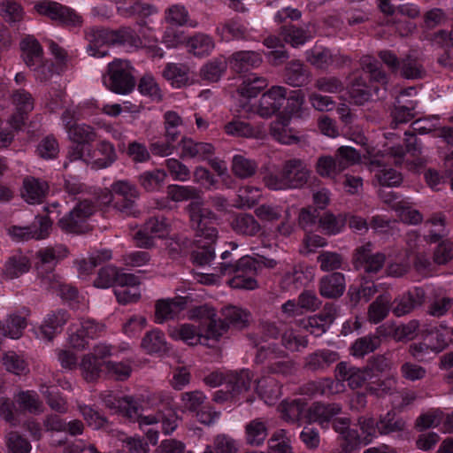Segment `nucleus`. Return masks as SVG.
<instances>
[{"label": "nucleus", "instance_id": "nucleus-1", "mask_svg": "<svg viewBox=\"0 0 453 453\" xmlns=\"http://www.w3.org/2000/svg\"><path fill=\"white\" fill-rule=\"evenodd\" d=\"M102 399L105 406L115 413L137 422L153 445L157 444L160 432L169 434L178 426L177 416L172 411L167 415L159 411L154 415L142 416L139 401L131 395L118 397L111 393H104L102 395Z\"/></svg>", "mask_w": 453, "mask_h": 453}, {"label": "nucleus", "instance_id": "nucleus-2", "mask_svg": "<svg viewBox=\"0 0 453 453\" xmlns=\"http://www.w3.org/2000/svg\"><path fill=\"white\" fill-rule=\"evenodd\" d=\"M201 191L193 186L170 185L167 196L173 202L191 200L186 211L188 213L190 226L196 235L203 237L212 243L218 238V230L213 224L218 220L217 215L209 208L204 207L201 198Z\"/></svg>", "mask_w": 453, "mask_h": 453}, {"label": "nucleus", "instance_id": "nucleus-3", "mask_svg": "<svg viewBox=\"0 0 453 453\" xmlns=\"http://www.w3.org/2000/svg\"><path fill=\"white\" fill-rule=\"evenodd\" d=\"M262 180L265 187L273 190L301 188L308 181L310 170L300 158H290L282 164L280 175L270 171L268 166L261 169Z\"/></svg>", "mask_w": 453, "mask_h": 453}, {"label": "nucleus", "instance_id": "nucleus-4", "mask_svg": "<svg viewBox=\"0 0 453 453\" xmlns=\"http://www.w3.org/2000/svg\"><path fill=\"white\" fill-rule=\"evenodd\" d=\"M231 253L228 250L221 254L223 262L219 263L215 270L221 275L234 277L229 280V285L234 288L253 289L255 288V258L250 256H243L235 263L228 261Z\"/></svg>", "mask_w": 453, "mask_h": 453}, {"label": "nucleus", "instance_id": "nucleus-5", "mask_svg": "<svg viewBox=\"0 0 453 453\" xmlns=\"http://www.w3.org/2000/svg\"><path fill=\"white\" fill-rule=\"evenodd\" d=\"M133 73L134 68L129 61L115 59L108 64L107 72L103 75V83L115 94L127 95L136 84Z\"/></svg>", "mask_w": 453, "mask_h": 453}, {"label": "nucleus", "instance_id": "nucleus-6", "mask_svg": "<svg viewBox=\"0 0 453 453\" xmlns=\"http://www.w3.org/2000/svg\"><path fill=\"white\" fill-rule=\"evenodd\" d=\"M111 194L107 203H112L113 208L126 217H138L140 210L136 201L139 198L137 188L128 180H118L111 185Z\"/></svg>", "mask_w": 453, "mask_h": 453}, {"label": "nucleus", "instance_id": "nucleus-7", "mask_svg": "<svg viewBox=\"0 0 453 453\" xmlns=\"http://www.w3.org/2000/svg\"><path fill=\"white\" fill-rule=\"evenodd\" d=\"M226 332V326L224 323L215 324L211 321L207 327L195 324H182L178 329L173 331L171 335L194 346L198 343L205 344V342L210 339L218 341Z\"/></svg>", "mask_w": 453, "mask_h": 453}, {"label": "nucleus", "instance_id": "nucleus-8", "mask_svg": "<svg viewBox=\"0 0 453 453\" xmlns=\"http://www.w3.org/2000/svg\"><path fill=\"white\" fill-rule=\"evenodd\" d=\"M104 331V325L96 322L94 319H87L81 320L80 324H72L68 328V342L77 349H85L88 339L98 337Z\"/></svg>", "mask_w": 453, "mask_h": 453}, {"label": "nucleus", "instance_id": "nucleus-9", "mask_svg": "<svg viewBox=\"0 0 453 453\" xmlns=\"http://www.w3.org/2000/svg\"><path fill=\"white\" fill-rule=\"evenodd\" d=\"M68 250L65 246L58 244L53 247H46L37 251L36 256L39 262L36 265L38 273L42 284L55 280L56 275L52 271L58 262L67 256Z\"/></svg>", "mask_w": 453, "mask_h": 453}, {"label": "nucleus", "instance_id": "nucleus-10", "mask_svg": "<svg viewBox=\"0 0 453 453\" xmlns=\"http://www.w3.org/2000/svg\"><path fill=\"white\" fill-rule=\"evenodd\" d=\"M36 12L67 26H81L82 18L74 10L59 3L43 0L35 5Z\"/></svg>", "mask_w": 453, "mask_h": 453}, {"label": "nucleus", "instance_id": "nucleus-11", "mask_svg": "<svg viewBox=\"0 0 453 453\" xmlns=\"http://www.w3.org/2000/svg\"><path fill=\"white\" fill-rule=\"evenodd\" d=\"M352 262L356 269H364L369 274H375L383 268L386 255L382 252H373L372 244L367 242L355 250Z\"/></svg>", "mask_w": 453, "mask_h": 453}, {"label": "nucleus", "instance_id": "nucleus-12", "mask_svg": "<svg viewBox=\"0 0 453 453\" xmlns=\"http://www.w3.org/2000/svg\"><path fill=\"white\" fill-rule=\"evenodd\" d=\"M96 210L94 203L88 199H83L71 211L58 220L59 227L69 233L81 232V224L91 216Z\"/></svg>", "mask_w": 453, "mask_h": 453}, {"label": "nucleus", "instance_id": "nucleus-13", "mask_svg": "<svg viewBox=\"0 0 453 453\" xmlns=\"http://www.w3.org/2000/svg\"><path fill=\"white\" fill-rule=\"evenodd\" d=\"M52 220L48 215L37 216L30 226H12L9 234L17 241L41 240L49 236Z\"/></svg>", "mask_w": 453, "mask_h": 453}, {"label": "nucleus", "instance_id": "nucleus-14", "mask_svg": "<svg viewBox=\"0 0 453 453\" xmlns=\"http://www.w3.org/2000/svg\"><path fill=\"white\" fill-rule=\"evenodd\" d=\"M287 96V88L281 86H273L264 92L257 105V114L263 118H270L280 111Z\"/></svg>", "mask_w": 453, "mask_h": 453}, {"label": "nucleus", "instance_id": "nucleus-15", "mask_svg": "<svg viewBox=\"0 0 453 453\" xmlns=\"http://www.w3.org/2000/svg\"><path fill=\"white\" fill-rule=\"evenodd\" d=\"M180 159L196 161L209 160L214 154V146L209 142H196L191 137L183 136L178 143Z\"/></svg>", "mask_w": 453, "mask_h": 453}, {"label": "nucleus", "instance_id": "nucleus-16", "mask_svg": "<svg viewBox=\"0 0 453 453\" xmlns=\"http://www.w3.org/2000/svg\"><path fill=\"white\" fill-rule=\"evenodd\" d=\"M426 298L425 290L415 288L391 300V311L396 317L410 314L416 308L420 307Z\"/></svg>", "mask_w": 453, "mask_h": 453}, {"label": "nucleus", "instance_id": "nucleus-17", "mask_svg": "<svg viewBox=\"0 0 453 453\" xmlns=\"http://www.w3.org/2000/svg\"><path fill=\"white\" fill-rule=\"evenodd\" d=\"M238 95V114L242 119H252L255 116L254 104L255 97V77L251 73L244 76L237 88Z\"/></svg>", "mask_w": 453, "mask_h": 453}, {"label": "nucleus", "instance_id": "nucleus-18", "mask_svg": "<svg viewBox=\"0 0 453 453\" xmlns=\"http://www.w3.org/2000/svg\"><path fill=\"white\" fill-rule=\"evenodd\" d=\"M411 92H413V88H410L402 91L396 97L394 110L391 113L393 120L390 126L392 128H395L398 124L407 123L415 117V109L418 102L407 98Z\"/></svg>", "mask_w": 453, "mask_h": 453}, {"label": "nucleus", "instance_id": "nucleus-19", "mask_svg": "<svg viewBox=\"0 0 453 453\" xmlns=\"http://www.w3.org/2000/svg\"><path fill=\"white\" fill-rule=\"evenodd\" d=\"M335 376L339 381H346L352 389L362 388L371 377L366 367L358 368L341 362L336 365Z\"/></svg>", "mask_w": 453, "mask_h": 453}, {"label": "nucleus", "instance_id": "nucleus-20", "mask_svg": "<svg viewBox=\"0 0 453 453\" xmlns=\"http://www.w3.org/2000/svg\"><path fill=\"white\" fill-rule=\"evenodd\" d=\"M405 139L403 141L404 147L400 144H386L385 153L394 159L395 165H400L403 162L406 153L411 157H418L421 154V146L418 142V138L414 134L405 132Z\"/></svg>", "mask_w": 453, "mask_h": 453}, {"label": "nucleus", "instance_id": "nucleus-21", "mask_svg": "<svg viewBox=\"0 0 453 453\" xmlns=\"http://www.w3.org/2000/svg\"><path fill=\"white\" fill-rule=\"evenodd\" d=\"M70 319V314L65 310H56L49 312L40 328L41 336L50 342L54 337L62 332L64 326Z\"/></svg>", "mask_w": 453, "mask_h": 453}, {"label": "nucleus", "instance_id": "nucleus-22", "mask_svg": "<svg viewBox=\"0 0 453 453\" xmlns=\"http://www.w3.org/2000/svg\"><path fill=\"white\" fill-rule=\"evenodd\" d=\"M117 12L124 18H148L157 13V8L144 0H118Z\"/></svg>", "mask_w": 453, "mask_h": 453}, {"label": "nucleus", "instance_id": "nucleus-23", "mask_svg": "<svg viewBox=\"0 0 453 453\" xmlns=\"http://www.w3.org/2000/svg\"><path fill=\"white\" fill-rule=\"evenodd\" d=\"M345 288L346 280L342 273L326 274L319 281V292L325 298L337 299L343 295Z\"/></svg>", "mask_w": 453, "mask_h": 453}, {"label": "nucleus", "instance_id": "nucleus-24", "mask_svg": "<svg viewBox=\"0 0 453 453\" xmlns=\"http://www.w3.org/2000/svg\"><path fill=\"white\" fill-rule=\"evenodd\" d=\"M86 36L89 42L88 50L93 57H104L107 55L106 47L113 44L112 30L91 28Z\"/></svg>", "mask_w": 453, "mask_h": 453}, {"label": "nucleus", "instance_id": "nucleus-25", "mask_svg": "<svg viewBox=\"0 0 453 453\" xmlns=\"http://www.w3.org/2000/svg\"><path fill=\"white\" fill-rule=\"evenodd\" d=\"M445 347V342L441 335L436 333H431L420 342L412 343L409 346L410 355L418 361H423L429 352L439 353Z\"/></svg>", "mask_w": 453, "mask_h": 453}, {"label": "nucleus", "instance_id": "nucleus-26", "mask_svg": "<svg viewBox=\"0 0 453 453\" xmlns=\"http://www.w3.org/2000/svg\"><path fill=\"white\" fill-rule=\"evenodd\" d=\"M134 275L119 272L115 266L107 265L100 269L95 280V286L106 288L119 284H132L134 282Z\"/></svg>", "mask_w": 453, "mask_h": 453}, {"label": "nucleus", "instance_id": "nucleus-27", "mask_svg": "<svg viewBox=\"0 0 453 453\" xmlns=\"http://www.w3.org/2000/svg\"><path fill=\"white\" fill-rule=\"evenodd\" d=\"M333 426L342 435L343 442L341 444L340 451L332 453H352L361 444V437L357 432L349 428V418H336L333 422Z\"/></svg>", "mask_w": 453, "mask_h": 453}, {"label": "nucleus", "instance_id": "nucleus-28", "mask_svg": "<svg viewBox=\"0 0 453 453\" xmlns=\"http://www.w3.org/2000/svg\"><path fill=\"white\" fill-rule=\"evenodd\" d=\"M186 305L187 299L182 296L158 301L156 304V322L162 324L166 320L174 319L186 308Z\"/></svg>", "mask_w": 453, "mask_h": 453}, {"label": "nucleus", "instance_id": "nucleus-29", "mask_svg": "<svg viewBox=\"0 0 453 453\" xmlns=\"http://www.w3.org/2000/svg\"><path fill=\"white\" fill-rule=\"evenodd\" d=\"M49 190L48 183L35 177H26L23 180L21 196L29 203H40L42 202Z\"/></svg>", "mask_w": 453, "mask_h": 453}, {"label": "nucleus", "instance_id": "nucleus-30", "mask_svg": "<svg viewBox=\"0 0 453 453\" xmlns=\"http://www.w3.org/2000/svg\"><path fill=\"white\" fill-rule=\"evenodd\" d=\"M339 358V354L334 350L320 349L305 357L304 368L311 372H322Z\"/></svg>", "mask_w": 453, "mask_h": 453}, {"label": "nucleus", "instance_id": "nucleus-31", "mask_svg": "<svg viewBox=\"0 0 453 453\" xmlns=\"http://www.w3.org/2000/svg\"><path fill=\"white\" fill-rule=\"evenodd\" d=\"M30 268L29 258L22 253H15L6 259L2 274L7 280H14L27 273Z\"/></svg>", "mask_w": 453, "mask_h": 453}, {"label": "nucleus", "instance_id": "nucleus-32", "mask_svg": "<svg viewBox=\"0 0 453 453\" xmlns=\"http://www.w3.org/2000/svg\"><path fill=\"white\" fill-rule=\"evenodd\" d=\"M253 373L246 369L226 372L227 391L232 395L246 392L250 388Z\"/></svg>", "mask_w": 453, "mask_h": 453}, {"label": "nucleus", "instance_id": "nucleus-33", "mask_svg": "<svg viewBox=\"0 0 453 453\" xmlns=\"http://www.w3.org/2000/svg\"><path fill=\"white\" fill-rule=\"evenodd\" d=\"M311 78L310 71L300 60H291L284 69V79L292 87L305 85Z\"/></svg>", "mask_w": 453, "mask_h": 453}, {"label": "nucleus", "instance_id": "nucleus-34", "mask_svg": "<svg viewBox=\"0 0 453 453\" xmlns=\"http://www.w3.org/2000/svg\"><path fill=\"white\" fill-rule=\"evenodd\" d=\"M20 49L24 62L29 68L42 63V48L35 38L33 36L24 38L20 42Z\"/></svg>", "mask_w": 453, "mask_h": 453}, {"label": "nucleus", "instance_id": "nucleus-35", "mask_svg": "<svg viewBox=\"0 0 453 453\" xmlns=\"http://www.w3.org/2000/svg\"><path fill=\"white\" fill-rule=\"evenodd\" d=\"M186 42L188 51L197 57L208 56L215 48L213 38L203 33L195 34Z\"/></svg>", "mask_w": 453, "mask_h": 453}, {"label": "nucleus", "instance_id": "nucleus-36", "mask_svg": "<svg viewBox=\"0 0 453 453\" xmlns=\"http://www.w3.org/2000/svg\"><path fill=\"white\" fill-rule=\"evenodd\" d=\"M391 309V296L388 293L380 294L369 305L367 317L371 323L378 324L382 321Z\"/></svg>", "mask_w": 453, "mask_h": 453}, {"label": "nucleus", "instance_id": "nucleus-37", "mask_svg": "<svg viewBox=\"0 0 453 453\" xmlns=\"http://www.w3.org/2000/svg\"><path fill=\"white\" fill-rule=\"evenodd\" d=\"M342 408L337 403H314L308 410V417L311 421L323 424L339 414Z\"/></svg>", "mask_w": 453, "mask_h": 453}, {"label": "nucleus", "instance_id": "nucleus-38", "mask_svg": "<svg viewBox=\"0 0 453 453\" xmlns=\"http://www.w3.org/2000/svg\"><path fill=\"white\" fill-rule=\"evenodd\" d=\"M370 165L372 170H373L375 166L379 168L375 173V179L382 188L397 187L402 183L403 176L397 171L392 168H387L378 160L371 161Z\"/></svg>", "mask_w": 453, "mask_h": 453}, {"label": "nucleus", "instance_id": "nucleus-39", "mask_svg": "<svg viewBox=\"0 0 453 453\" xmlns=\"http://www.w3.org/2000/svg\"><path fill=\"white\" fill-rule=\"evenodd\" d=\"M341 386L338 381H334L330 378H323L309 381L303 386V391L310 395H330L338 393Z\"/></svg>", "mask_w": 453, "mask_h": 453}, {"label": "nucleus", "instance_id": "nucleus-40", "mask_svg": "<svg viewBox=\"0 0 453 453\" xmlns=\"http://www.w3.org/2000/svg\"><path fill=\"white\" fill-rule=\"evenodd\" d=\"M290 118L288 116H280L270 125V134L278 142L284 144H293L299 142V138L290 134L288 129Z\"/></svg>", "mask_w": 453, "mask_h": 453}, {"label": "nucleus", "instance_id": "nucleus-41", "mask_svg": "<svg viewBox=\"0 0 453 453\" xmlns=\"http://www.w3.org/2000/svg\"><path fill=\"white\" fill-rule=\"evenodd\" d=\"M360 65L362 70L369 75L371 82H376L380 85H386L388 77L382 69L380 64L374 58L365 55L360 58Z\"/></svg>", "mask_w": 453, "mask_h": 453}, {"label": "nucleus", "instance_id": "nucleus-42", "mask_svg": "<svg viewBox=\"0 0 453 453\" xmlns=\"http://www.w3.org/2000/svg\"><path fill=\"white\" fill-rule=\"evenodd\" d=\"M257 218L259 221L257 222V232L260 231L261 228H265L262 234H267L272 232V228L267 226V224L278 220L280 218V209L278 206L263 203L257 207Z\"/></svg>", "mask_w": 453, "mask_h": 453}, {"label": "nucleus", "instance_id": "nucleus-43", "mask_svg": "<svg viewBox=\"0 0 453 453\" xmlns=\"http://www.w3.org/2000/svg\"><path fill=\"white\" fill-rule=\"evenodd\" d=\"M27 327V319L19 313H12L7 316L0 331L4 336L12 339H19L21 337L24 329Z\"/></svg>", "mask_w": 453, "mask_h": 453}, {"label": "nucleus", "instance_id": "nucleus-44", "mask_svg": "<svg viewBox=\"0 0 453 453\" xmlns=\"http://www.w3.org/2000/svg\"><path fill=\"white\" fill-rule=\"evenodd\" d=\"M162 74L175 88H181L188 82V68L183 64L168 63Z\"/></svg>", "mask_w": 453, "mask_h": 453}, {"label": "nucleus", "instance_id": "nucleus-45", "mask_svg": "<svg viewBox=\"0 0 453 453\" xmlns=\"http://www.w3.org/2000/svg\"><path fill=\"white\" fill-rule=\"evenodd\" d=\"M221 313L224 319L218 321L223 322L226 326V330L229 326L240 329L245 327L250 317L249 312L235 306H226L222 309Z\"/></svg>", "mask_w": 453, "mask_h": 453}, {"label": "nucleus", "instance_id": "nucleus-46", "mask_svg": "<svg viewBox=\"0 0 453 453\" xmlns=\"http://www.w3.org/2000/svg\"><path fill=\"white\" fill-rule=\"evenodd\" d=\"M141 346L148 354L163 353L168 349L165 334L157 329L148 332L142 338Z\"/></svg>", "mask_w": 453, "mask_h": 453}, {"label": "nucleus", "instance_id": "nucleus-47", "mask_svg": "<svg viewBox=\"0 0 453 453\" xmlns=\"http://www.w3.org/2000/svg\"><path fill=\"white\" fill-rule=\"evenodd\" d=\"M381 344L380 337L377 334H368L357 339L350 348V353L356 357H363L375 351Z\"/></svg>", "mask_w": 453, "mask_h": 453}, {"label": "nucleus", "instance_id": "nucleus-48", "mask_svg": "<svg viewBox=\"0 0 453 453\" xmlns=\"http://www.w3.org/2000/svg\"><path fill=\"white\" fill-rule=\"evenodd\" d=\"M167 173L165 170L155 169L145 171L138 177V182L146 191L153 192L158 190L165 183Z\"/></svg>", "mask_w": 453, "mask_h": 453}, {"label": "nucleus", "instance_id": "nucleus-49", "mask_svg": "<svg viewBox=\"0 0 453 453\" xmlns=\"http://www.w3.org/2000/svg\"><path fill=\"white\" fill-rule=\"evenodd\" d=\"M216 35L222 40L242 39L246 35V28L236 19H228L219 23L215 29Z\"/></svg>", "mask_w": 453, "mask_h": 453}, {"label": "nucleus", "instance_id": "nucleus-50", "mask_svg": "<svg viewBox=\"0 0 453 453\" xmlns=\"http://www.w3.org/2000/svg\"><path fill=\"white\" fill-rule=\"evenodd\" d=\"M66 132L71 141L84 147L96 139L94 127L87 124H73Z\"/></svg>", "mask_w": 453, "mask_h": 453}, {"label": "nucleus", "instance_id": "nucleus-51", "mask_svg": "<svg viewBox=\"0 0 453 453\" xmlns=\"http://www.w3.org/2000/svg\"><path fill=\"white\" fill-rule=\"evenodd\" d=\"M231 68L240 74H245L253 70L255 66V53L243 50L234 53L230 58Z\"/></svg>", "mask_w": 453, "mask_h": 453}, {"label": "nucleus", "instance_id": "nucleus-52", "mask_svg": "<svg viewBox=\"0 0 453 453\" xmlns=\"http://www.w3.org/2000/svg\"><path fill=\"white\" fill-rule=\"evenodd\" d=\"M376 427L380 434H389L403 431L405 427V421L398 417L395 412L388 411L384 416H380L376 422Z\"/></svg>", "mask_w": 453, "mask_h": 453}, {"label": "nucleus", "instance_id": "nucleus-53", "mask_svg": "<svg viewBox=\"0 0 453 453\" xmlns=\"http://www.w3.org/2000/svg\"><path fill=\"white\" fill-rule=\"evenodd\" d=\"M96 151L102 157L95 158V156H93L91 165L95 169L106 168L117 159V153L114 146L109 142H100L97 144Z\"/></svg>", "mask_w": 453, "mask_h": 453}, {"label": "nucleus", "instance_id": "nucleus-54", "mask_svg": "<svg viewBox=\"0 0 453 453\" xmlns=\"http://www.w3.org/2000/svg\"><path fill=\"white\" fill-rule=\"evenodd\" d=\"M134 282L132 284H119L118 288L114 290V294L118 302L121 304H128L136 303L141 298V291L139 288V279L134 275Z\"/></svg>", "mask_w": 453, "mask_h": 453}, {"label": "nucleus", "instance_id": "nucleus-55", "mask_svg": "<svg viewBox=\"0 0 453 453\" xmlns=\"http://www.w3.org/2000/svg\"><path fill=\"white\" fill-rule=\"evenodd\" d=\"M306 61L320 70H326L334 64V55L326 48L311 49L306 51Z\"/></svg>", "mask_w": 453, "mask_h": 453}, {"label": "nucleus", "instance_id": "nucleus-56", "mask_svg": "<svg viewBox=\"0 0 453 453\" xmlns=\"http://www.w3.org/2000/svg\"><path fill=\"white\" fill-rule=\"evenodd\" d=\"M104 361L96 360L93 355L86 354L80 363L81 375L88 382L96 381L101 375Z\"/></svg>", "mask_w": 453, "mask_h": 453}, {"label": "nucleus", "instance_id": "nucleus-57", "mask_svg": "<svg viewBox=\"0 0 453 453\" xmlns=\"http://www.w3.org/2000/svg\"><path fill=\"white\" fill-rule=\"evenodd\" d=\"M398 73L402 77L411 80L421 79L426 73L425 69L418 60L411 55H407L401 59Z\"/></svg>", "mask_w": 453, "mask_h": 453}, {"label": "nucleus", "instance_id": "nucleus-58", "mask_svg": "<svg viewBox=\"0 0 453 453\" xmlns=\"http://www.w3.org/2000/svg\"><path fill=\"white\" fill-rule=\"evenodd\" d=\"M182 119L173 111L164 114V137L175 142L180 135V127L182 126Z\"/></svg>", "mask_w": 453, "mask_h": 453}, {"label": "nucleus", "instance_id": "nucleus-59", "mask_svg": "<svg viewBox=\"0 0 453 453\" xmlns=\"http://www.w3.org/2000/svg\"><path fill=\"white\" fill-rule=\"evenodd\" d=\"M16 402L19 408L30 413H40L42 411V403L35 391H22L16 396Z\"/></svg>", "mask_w": 453, "mask_h": 453}, {"label": "nucleus", "instance_id": "nucleus-60", "mask_svg": "<svg viewBox=\"0 0 453 453\" xmlns=\"http://www.w3.org/2000/svg\"><path fill=\"white\" fill-rule=\"evenodd\" d=\"M317 173L324 178H334L342 171L338 165L335 157L321 156L318 158L316 163Z\"/></svg>", "mask_w": 453, "mask_h": 453}, {"label": "nucleus", "instance_id": "nucleus-61", "mask_svg": "<svg viewBox=\"0 0 453 453\" xmlns=\"http://www.w3.org/2000/svg\"><path fill=\"white\" fill-rule=\"evenodd\" d=\"M317 261L323 272H334L342 269L345 264L342 255L332 251L321 252L318 256Z\"/></svg>", "mask_w": 453, "mask_h": 453}, {"label": "nucleus", "instance_id": "nucleus-62", "mask_svg": "<svg viewBox=\"0 0 453 453\" xmlns=\"http://www.w3.org/2000/svg\"><path fill=\"white\" fill-rule=\"evenodd\" d=\"M349 96L356 104L362 105L371 98V90L362 77L355 78L349 86Z\"/></svg>", "mask_w": 453, "mask_h": 453}, {"label": "nucleus", "instance_id": "nucleus-63", "mask_svg": "<svg viewBox=\"0 0 453 453\" xmlns=\"http://www.w3.org/2000/svg\"><path fill=\"white\" fill-rule=\"evenodd\" d=\"M314 88L328 94L342 93L345 89L344 82L336 76H322L314 81Z\"/></svg>", "mask_w": 453, "mask_h": 453}, {"label": "nucleus", "instance_id": "nucleus-64", "mask_svg": "<svg viewBox=\"0 0 453 453\" xmlns=\"http://www.w3.org/2000/svg\"><path fill=\"white\" fill-rule=\"evenodd\" d=\"M334 157L342 171L358 163L361 159L360 153L354 148L349 146H341L338 148Z\"/></svg>", "mask_w": 453, "mask_h": 453}]
</instances>
